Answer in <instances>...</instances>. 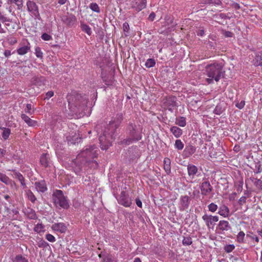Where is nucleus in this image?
Returning a JSON list of instances; mask_svg holds the SVG:
<instances>
[{
    "label": "nucleus",
    "mask_w": 262,
    "mask_h": 262,
    "mask_svg": "<svg viewBox=\"0 0 262 262\" xmlns=\"http://www.w3.org/2000/svg\"><path fill=\"white\" fill-rule=\"evenodd\" d=\"M98 151V148L95 145H90L89 148L81 151L72 161L75 173L80 174L88 168H96L98 164L93 159L97 157Z\"/></svg>",
    "instance_id": "f257e3e1"
},
{
    "label": "nucleus",
    "mask_w": 262,
    "mask_h": 262,
    "mask_svg": "<svg viewBox=\"0 0 262 262\" xmlns=\"http://www.w3.org/2000/svg\"><path fill=\"white\" fill-rule=\"evenodd\" d=\"M123 118L122 114H117L115 120L110 122L107 128L105 129L103 135L99 137L100 147L102 149L106 150L112 145L115 130L120 125Z\"/></svg>",
    "instance_id": "f03ea898"
},
{
    "label": "nucleus",
    "mask_w": 262,
    "mask_h": 262,
    "mask_svg": "<svg viewBox=\"0 0 262 262\" xmlns=\"http://www.w3.org/2000/svg\"><path fill=\"white\" fill-rule=\"evenodd\" d=\"M206 72L209 78L206 79L208 84L213 82V80L217 82L221 77L224 76V71H223L221 65L219 64H213L206 67Z\"/></svg>",
    "instance_id": "7ed1b4c3"
},
{
    "label": "nucleus",
    "mask_w": 262,
    "mask_h": 262,
    "mask_svg": "<svg viewBox=\"0 0 262 262\" xmlns=\"http://www.w3.org/2000/svg\"><path fill=\"white\" fill-rule=\"evenodd\" d=\"M126 134L128 138L123 140L121 143L126 145H129L133 141H137L141 139L142 135L141 130L137 125L130 122L126 128Z\"/></svg>",
    "instance_id": "20e7f679"
},
{
    "label": "nucleus",
    "mask_w": 262,
    "mask_h": 262,
    "mask_svg": "<svg viewBox=\"0 0 262 262\" xmlns=\"http://www.w3.org/2000/svg\"><path fill=\"white\" fill-rule=\"evenodd\" d=\"M53 199L56 206L58 205L64 209L69 207L68 201L61 190H56L53 194Z\"/></svg>",
    "instance_id": "39448f33"
},
{
    "label": "nucleus",
    "mask_w": 262,
    "mask_h": 262,
    "mask_svg": "<svg viewBox=\"0 0 262 262\" xmlns=\"http://www.w3.org/2000/svg\"><path fill=\"white\" fill-rule=\"evenodd\" d=\"M3 19L2 23L5 25L9 32L16 31L19 28V22L17 19L9 18L6 16Z\"/></svg>",
    "instance_id": "423d86ee"
},
{
    "label": "nucleus",
    "mask_w": 262,
    "mask_h": 262,
    "mask_svg": "<svg viewBox=\"0 0 262 262\" xmlns=\"http://www.w3.org/2000/svg\"><path fill=\"white\" fill-rule=\"evenodd\" d=\"M79 97H80L79 95H77L76 97H75V100H78V101L75 102L74 103H73V101L74 100V97L71 96L68 98L69 105L70 106V107H72L73 105L74 106L77 108L78 111L81 110L82 108L84 105H85L86 103H87L86 100H83V101L81 102L82 104H81L79 100Z\"/></svg>",
    "instance_id": "0eeeda50"
},
{
    "label": "nucleus",
    "mask_w": 262,
    "mask_h": 262,
    "mask_svg": "<svg viewBox=\"0 0 262 262\" xmlns=\"http://www.w3.org/2000/svg\"><path fill=\"white\" fill-rule=\"evenodd\" d=\"M118 201L120 204L126 207H129L132 204L131 199L129 196V195L126 193V192L124 190L121 191Z\"/></svg>",
    "instance_id": "6e6552de"
},
{
    "label": "nucleus",
    "mask_w": 262,
    "mask_h": 262,
    "mask_svg": "<svg viewBox=\"0 0 262 262\" xmlns=\"http://www.w3.org/2000/svg\"><path fill=\"white\" fill-rule=\"evenodd\" d=\"M27 10L31 12L36 18H39L40 16L38 7L33 1H28L27 2Z\"/></svg>",
    "instance_id": "1a4fd4ad"
},
{
    "label": "nucleus",
    "mask_w": 262,
    "mask_h": 262,
    "mask_svg": "<svg viewBox=\"0 0 262 262\" xmlns=\"http://www.w3.org/2000/svg\"><path fill=\"white\" fill-rule=\"evenodd\" d=\"M62 21L68 27L73 26L76 21V17L72 14L63 15L61 17Z\"/></svg>",
    "instance_id": "9d476101"
},
{
    "label": "nucleus",
    "mask_w": 262,
    "mask_h": 262,
    "mask_svg": "<svg viewBox=\"0 0 262 262\" xmlns=\"http://www.w3.org/2000/svg\"><path fill=\"white\" fill-rule=\"evenodd\" d=\"M201 190L203 195H207L211 192L212 187L208 181H204L201 184Z\"/></svg>",
    "instance_id": "9b49d317"
},
{
    "label": "nucleus",
    "mask_w": 262,
    "mask_h": 262,
    "mask_svg": "<svg viewBox=\"0 0 262 262\" xmlns=\"http://www.w3.org/2000/svg\"><path fill=\"white\" fill-rule=\"evenodd\" d=\"M190 200L188 196L184 195L182 196L180 198V210H185L188 209L189 204H190Z\"/></svg>",
    "instance_id": "f8f14e48"
},
{
    "label": "nucleus",
    "mask_w": 262,
    "mask_h": 262,
    "mask_svg": "<svg viewBox=\"0 0 262 262\" xmlns=\"http://www.w3.org/2000/svg\"><path fill=\"white\" fill-rule=\"evenodd\" d=\"M202 219L206 222L207 226L210 227V225H213L217 222L219 218L217 216H211L205 214L203 216Z\"/></svg>",
    "instance_id": "ddd939ff"
},
{
    "label": "nucleus",
    "mask_w": 262,
    "mask_h": 262,
    "mask_svg": "<svg viewBox=\"0 0 262 262\" xmlns=\"http://www.w3.org/2000/svg\"><path fill=\"white\" fill-rule=\"evenodd\" d=\"M254 54V55H252L254 57V59L252 61L253 64L256 67H262V52H255Z\"/></svg>",
    "instance_id": "4468645a"
},
{
    "label": "nucleus",
    "mask_w": 262,
    "mask_h": 262,
    "mask_svg": "<svg viewBox=\"0 0 262 262\" xmlns=\"http://www.w3.org/2000/svg\"><path fill=\"white\" fill-rule=\"evenodd\" d=\"M30 43L27 41V44L21 45V46L17 49L16 52L18 55H24L30 51Z\"/></svg>",
    "instance_id": "2eb2a0df"
},
{
    "label": "nucleus",
    "mask_w": 262,
    "mask_h": 262,
    "mask_svg": "<svg viewBox=\"0 0 262 262\" xmlns=\"http://www.w3.org/2000/svg\"><path fill=\"white\" fill-rule=\"evenodd\" d=\"M52 229L55 231L65 233L67 230V227L63 223H58L53 224Z\"/></svg>",
    "instance_id": "dca6fc26"
},
{
    "label": "nucleus",
    "mask_w": 262,
    "mask_h": 262,
    "mask_svg": "<svg viewBox=\"0 0 262 262\" xmlns=\"http://www.w3.org/2000/svg\"><path fill=\"white\" fill-rule=\"evenodd\" d=\"M34 185L37 191L45 192L47 190L46 183L45 180H41L34 183Z\"/></svg>",
    "instance_id": "f3484780"
},
{
    "label": "nucleus",
    "mask_w": 262,
    "mask_h": 262,
    "mask_svg": "<svg viewBox=\"0 0 262 262\" xmlns=\"http://www.w3.org/2000/svg\"><path fill=\"white\" fill-rule=\"evenodd\" d=\"M146 6V0H141L140 2H136L133 4L132 7L137 12H139L144 9Z\"/></svg>",
    "instance_id": "a211bd4d"
},
{
    "label": "nucleus",
    "mask_w": 262,
    "mask_h": 262,
    "mask_svg": "<svg viewBox=\"0 0 262 262\" xmlns=\"http://www.w3.org/2000/svg\"><path fill=\"white\" fill-rule=\"evenodd\" d=\"M21 118L29 126L34 127L37 125L36 121L32 120L29 116L25 114L21 115Z\"/></svg>",
    "instance_id": "6ab92c4d"
},
{
    "label": "nucleus",
    "mask_w": 262,
    "mask_h": 262,
    "mask_svg": "<svg viewBox=\"0 0 262 262\" xmlns=\"http://www.w3.org/2000/svg\"><path fill=\"white\" fill-rule=\"evenodd\" d=\"M49 155L46 153L41 155L40 158V163L44 167H48L49 164Z\"/></svg>",
    "instance_id": "aec40b11"
},
{
    "label": "nucleus",
    "mask_w": 262,
    "mask_h": 262,
    "mask_svg": "<svg viewBox=\"0 0 262 262\" xmlns=\"http://www.w3.org/2000/svg\"><path fill=\"white\" fill-rule=\"evenodd\" d=\"M250 180L253 183L255 187L260 191L262 190V181L254 177H251Z\"/></svg>",
    "instance_id": "412c9836"
},
{
    "label": "nucleus",
    "mask_w": 262,
    "mask_h": 262,
    "mask_svg": "<svg viewBox=\"0 0 262 262\" xmlns=\"http://www.w3.org/2000/svg\"><path fill=\"white\" fill-rule=\"evenodd\" d=\"M188 174L189 176L193 178L194 176L196 174L198 169L196 166L194 165L189 164L187 166Z\"/></svg>",
    "instance_id": "4be33fe9"
},
{
    "label": "nucleus",
    "mask_w": 262,
    "mask_h": 262,
    "mask_svg": "<svg viewBox=\"0 0 262 262\" xmlns=\"http://www.w3.org/2000/svg\"><path fill=\"white\" fill-rule=\"evenodd\" d=\"M243 181L242 177L238 176L236 181L234 182V186L237 192H241L243 189Z\"/></svg>",
    "instance_id": "5701e85b"
},
{
    "label": "nucleus",
    "mask_w": 262,
    "mask_h": 262,
    "mask_svg": "<svg viewBox=\"0 0 262 262\" xmlns=\"http://www.w3.org/2000/svg\"><path fill=\"white\" fill-rule=\"evenodd\" d=\"M195 151V147L191 145L187 146L184 150V155L186 157H189Z\"/></svg>",
    "instance_id": "b1692460"
},
{
    "label": "nucleus",
    "mask_w": 262,
    "mask_h": 262,
    "mask_svg": "<svg viewBox=\"0 0 262 262\" xmlns=\"http://www.w3.org/2000/svg\"><path fill=\"white\" fill-rule=\"evenodd\" d=\"M13 174L15 176V178L17 179L18 181L20 182L21 185L24 187H26V184L25 183V180L23 175L19 172L16 171V170L13 171Z\"/></svg>",
    "instance_id": "393cba45"
},
{
    "label": "nucleus",
    "mask_w": 262,
    "mask_h": 262,
    "mask_svg": "<svg viewBox=\"0 0 262 262\" xmlns=\"http://www.w3.org/2000/svg\"><path fill=\"white\" fill-rule=\"evenodd\" d=\"M171 161L168 158H165L164 159V168L167 174H169L171 172Z\"/></svg>",
    "instance_id": "a878e982"
},
{
    "label": "nucleus",
    "mask_w": 262,
    "mask_h": 262,
    "mask_svg": "<svg viewBox=\"0 0 262 262\" xmlns=\"http://www.w3.org/2000/svg\"><path fill=\"white\" fill-rule=\"evenodd\" d=\"M170 130L176 138H179L182 135V130L177 126L171 127Z\"/></svg>",
    "instance_id": "bb28decb"
},
{
    "label": "nucleus",
    "mask_w": 262,
    "mask_h": 262,
    "mask_svg": "<svg viewBox=\"0 0 262 262\" xmlns=\"http://www.w3.org/2000/svg\"><path fill=\"white\" fill-rule=\"evenodd\" d=\"M176 97L173 96H169L166 98V101L164 102L167 106H174L176 105Z\"/></svg>",
    "instance_id": "cd10ccee"
},
{
    "label": "nucleus",
    "mask_w": 262,
    "mask_h": 262,
    "mask_svg": "<svg viewBox=\"0 0 262 262\" xmlns=\"http://www.w3.org/2000/svg\"><path fill=\"white\" fill-rule=\"evenodd\" d=\"M219 214L224 216H228L229 214V209L227 206L223 205L221 206L219 212Z\"/></svg>",
    "instance_id": "c85d7f7f"
},
{
    "label": "nucleus",
    "mask_w": 262,
    "mask_h": 262,
    "mask_svg": "<svg viewBox=\"0 0 262 262\" xmlns=\"http://www.w3.org/2000/svg\"><path fill=\"white\" fill-rule=\"evenodd\" d=\"M176 124L181 127H184L186 124V118L184 117H180L176 119Z\"/></svg>",
    "instance_id": "c756f323"
},
{
    "label": "nucleus",
    "mask_w": 262,
    "mask_h": 262,
    "mask_svg": "<svg viewBox=\"0 0 262 262\" xmlns=\"http://www.w3.org/2000/svg\"><path fill=\"white\" fill-rule=\"evenodd\" d=\"M8 4H15L17 6L18 9H20L23 6V0H8Z\"/></svg>",
    "instance_id": "7c9ffc66"
},
{
    "label": "nucleus",
    "mask_w": 262,
    "mask_h": 262,
    "mask_svg": "<svg viewBox=\"0 0 262 262\" xmlns=\"http://www.w3.org/2000/svg\"><path fill=\"white\" fill-rule=\"evenodd\" d=\"M0 180L6 185L11 183V180L6 174L0 173Z\"/></svg>",
    "instance_id": "2f4dec72"
},
{
    "label": "nucleus",
    "mask_w": 262,
    "mask_h": 262,
    "mask_svg": "<svg viewBox=\"0 0 262 262\" xmlns=\"http://www.w3.org/2000/svg\"><path fill=\"white\" fill-rule=\"evenodd\" d=\"M219 228L220 229L224 231H227L228 229L229 225L228 222L226 221H221L219 224Z\"/></svg>",
    "instance_id": "473e14b6"
},
{
    "label": "nucleus",
    "mask_w": 262,
    "mask_h": 262,
    "mask_svg": "<svg viewBox=\"0 0 262 262\" xmlns=\"http://www.w3.org/2000/svg\"><path fill=\"white\" fill-rule=\"evenodd\" d=\"M192 243V238L190 236H184L182 240V244L185 246H189Z\"/></svg>",
    "instance_id": "72a5a7b5"
},
{
    "label": "nucleus",
    "mask_w": 262,
    "mask_h": 262,
    "mask_svg": "<svg viewBox=\"0 0 262 262\" xmlns=\"http://www.w3.org/2000/svg\"><path fill=\"white\" fill-rule=\"evenodd\" d=\"M27 195L28 199L33 203H34L36 201V198L33 194V193L30 190L27 192Z\"/></svg>",
    "instance_id": "f704fd0d"
},
{
    "label": "nucleus",
    "mask_w": 262,
    "mask_h": 262,
    "mask_svg": "<svg viewBox=\"0 0 262 262\" xmlns=\"http://www.w3.org/2000/svg\"><path fill=\"white\" fill-rule=\"evenodd\" d=\"M81 28L82 30L90 35L92 33L91 28L87 25L84 24H81Z\"/></svg>",
    "instance_id": "c9c22d12"
},
{
    "label": "nucleus",
    "mask_w": 262,
    "mask_h": 262,
    "mask_svg": "<svg viewBox=\"0 0 262 262\" xmlns=\"http://www.w3.org/2000/svg\"><path fill=\"white\" fill-rule=\"evenodd\" d=\"M3 130L2 137L4 140H7L10 134V129L8 128H3Z\"/></svg>",
    "instance_id": "e433bc0d"
},
{
    "label": "nucleus",
    "mask_w": 262,
    "mask_h": 262,
    "mask_svg": "<svg viewBox=\"0 0 262 262\" xmlns=\"http://www.w3.org/2000/svg\"><path fill=\"white\" fill-rule=\"evenodd\" d=\"M174 147L178 150H182L184 148V144L181 140L177 139L175 141Z\"/></svg>",
    "instance_id": "4c0bfd02"
},
{
    "label": "nucleus",
    "mask_w": 262,
    "mask_h": 262,
    "mask_svg": "<svg viewBox=\"0 0 262 262\" xmlns=\"http://www.w3.org/2000/svg\"><path fill=\"white\" fill-rule=\"evenodd\" d=\"M90 8L93 11L97 13L100 12V8L98 5L96 3H92L90 5Z\"/></svg>",
    "instance_id": "58836bf2"
},
{
    "label": "nucleus",
    "mask_w": 262,
    "mask_h": 262,
    "mask_svg": "<svg viewBox=\"0 0 262 262\" xmlns=\"http://www.w3.org/2000/svg\"><path fill=\"white\" fill-rule=\"evenodd\" d=\"M102 262H116V261L111 255L107 254L103 257Z\"/></svg>",
    "instance_id": "ea45409f"
},
{
    "label": "nucleus",
    "mask_w": 262,
    "mask_h": 262,
    "mask_svg": "<svg viewBox=\"0 0 262 262\" xmlns=\"http://www.w3.org/2000/svg\"><path fill=\"white\" fill-rule=\"evenodd\" d=\"M235 103V106L239 109L243 108L245 105V101L244 100H242L240 102L236 99L233 102Z\"/></svg>",
    "instance_id": "a19ab883"
},
{
    "label": "nucleus",
    "mask_w": 262,
    "mask_h": 262,
    "mask_svg": "<svg viewBox=\"0 0 262 262\" xmlns=\"http://www.w3.org/2000/svg\"><path fill=\"white\" fill-rule=\"evenodd\" d=\"M156 64L155 61L154 59L149 58L147 60L146 63H145V66L147 68H151L155 66Z\"/></svg>",
    "instance_id": "79ce46f5"
},
{
    "label": "nucleus",
    "mask_w": 262,
    "mask_h": 262,
    "mask_svg": "<svg viewBox=\"0 0 262 262\" xmlns=\"http://www.w3.org/2000/svg\"><path fill=\"white\" fill-rule=\"evenodd\" d=\"M245 234L243 231H240L237 235V241L238 242L241 243L244 242V239Z\"/></svg>",
    "instance_id": "37998d69"
},
{
    "label": "nucleus",
    "mask_w": 262,
    "mask_h": 262,
    "mask_svg": "<svg viewBox=\"0 0 262 262\" xmlns=\"http://www.w3.org/2000/svg\"><path fill=\"white\" fill-rule=\"evenodd\" d=\"M15 262H29L28 259L21 255H17L15 258Z\"/></svg>",
    "instance_id": "c03bdc74"
},
{
    "label": "nucleus",
    "mask_w": 262,
    "mask_h": 262,
    "mask_svg": "<svg viewBox=\"0 0 262 262\" xmlns=\"http://www.w3.org/2000/svg\"><path fill=\"white\" fill-rule=\"evenodd\" d=\"M254 172L255 173H259L262 172V167L259 162L255 164Z\"/></svg>",
    "instance_id": "a18cd8bd"
},
{
    "label": "nucleus",
    "mask_w": 262,
    "mask_h": 262,
    "mask_svg": "<svg viewBox=\"0 0 262 262\" xmlns=\"http://www.w3.org/2000/svg\"><path fill=\"white\" fill-rule=\"evenodd\" d=\"M7 40L9 44L10 45H14L17 42V39L14 37H10Z\"/></svg>",
    "instance_id": "49530a36"
},
{
    "label": "nucleus",
    "mask_w": 262,
    "mask_h": 262,
    "mask_svg": "<svg viewBox=\"0 0 262 262\" xmlns=\"http://www.w3.org/2000/svg\"><path fill=\"white\" fill-rule=\"evenodd\" d=\"M32 106L31 104L28 103L26 105V108L25 110L26 113L32 115L34 113V111H32Z\"/></svg>",
    "instance_id": "de8ad7c7"
},
{
    "label": "nucleus",
    "mask_w": 262,
    "mask_h": 262,
    "mask_svg": "<svg viewBox=\"0 0 262 262\" xmlns=\"http://www.w3.org/2000/svg\"><path fill=\"white\" fill-rule=\"evenodd\" d=\"M5 16L1 12H0V33H5V30L2 28V24L1 22H3V20H4Z\"/></svg>",
    "instance_id": "09e8293b"
},
{
    "label": "nucleus",
    "mask_w": 262,
    "mask_h": 262,
    "mask_svg": "<svg viewBox=\"0 0 262 262\" xmlns=\"http://www.w3.org/2000/svg\"><path fill=\"white\" fill-rule=\"evenodd\" d=\"M217 205L213 203H211L208 205L209 210L211 212H215L217 210Z\"/></svg>",
    "instance_id": "8fccbe9b"
},
{
    "label": "nucleus",
    "mask_w": 262,
    "mask_h": 262,
    "mask_svg": "<svg viewBox=\"0 0 262 262\" xmlns=\"http://www.w3.org/2000/svg\"><path fill=\"white\" fill-rule=\"evenodd\" d=\"M221 3L220 0H206V4L219 5Z\"/></svg>",
    "instance_id": "3c124183"
},
{
    "label": "nucleus",
    "mask_w": 262,
    "mask_h": 262,
    "mask_svg": "<svg viewBox=\"0 0 262 262\" xmlns=\"http://www.w3.org/2000/svg\"><path fill=\"white\" fill-rule=\"evenodd\" d=\"M35 55L38 58H42V53L41 51L40 48L39 47H36L35 48Z\"/></svg>",
    "instance_id": "603ef678"
},
{
    "label": "nucleus",
    "mask_w": 262,
    "mask_h": 262,
    "mask_svg": "<svg viewBox=\"0 0 262 262\" xmlns=\"http://www.w3.org/2000/svg\"><path fill=\"white\" fill-rule=\"evenodd\" d=\"M240 6L238 4L236 3H233L230 4V10L234 9L236 11L238 10H239Z\"/></svg>",
    "instance_id": "864d4df0"
},
{
    "label": "nucleus",
    "mask_w": 262,
    "mask_h": 262,
    "mask_svg": "<svg viewBox=\"0 0 262 262\" xmlns=\"http://www.w3.org/2000/svg\"><path fill=\"white\" fill-rule=\"evenodd\" d=\"M41 38L44 40L48 41L51 40L52 39V37L49 34L45 33L42 34Z\"/></svg>",
    "instance_id": "5fc2aeb1"
},
{
    "label": "nucleus",
    "mask_w": 262,
    "mask_h": 262,
    "mask_svg": "<svg viewBox=\"0 0 262 262\" xmlns=\"http://www.w3.org/2000/svg\"><path fill=\"white\" fill-rule=\"evenodd\" d=\"M46 238L48 241L50 242H54L55 241V237L51 234H46Z\"/></svg>",
    "instance_id": "6e6d98bb"
},
{
    "label": "nucleus",
    "mask_w": 262,
    "mask_h": 262,
    "mask_svg": "<svg viewBox=\"0 0 262 262\" xmlns=\"http://www.w3.org/2000/svg\"><path fill=\"white\" fill-rule=\"evenodd\" d=\"M123 30L125 32H128L129 30V26L127 22H125L123 24Z\"/></svg>",
    "instance_id": "4d7b16f0"
},
{
    "label": "nucleus",
    "mask_w": 262,
    "mask_h": 262,
    "mask_svg": "<svg viewBox=\"0 0 262 262\" xmlns=\"http://www.w3.org/2000/svg\"><path fill=\"white\" fill-rule=\"evenodd\" d=\"M43 227L41 224H38L34 228L35 231L37 232H40L43 229Z\"/></svg>",
    "instance_id": "13d9d810"
},
{
    "label": "nucleus",
    "mask_w": 262,
    "mask_h": 262,
    "mask_svg": "<svg viewBox=\"0 0 262 262\" xmlns=\"http://www.w3.org/2000/svg\"><path fill=\"white\" fill-rule=\"evenodd\" d=\"M54 95V92L53 91H49L46 94V97L45 99H49Z\"/></svg>",
    "instance_id": "bf43d9fd"
},
{
    "label": "nucleus",
    "mask_w": 262,
    "mask_h": 262,
    "mask_svg": "<svg viewBox=\"0 0 262 262\" xmlns=\"http://www.w3.org/2000/svg\"><path fill=\"white\" fill-rule=\"evenodd\" d=\"M247 237H249L251 239H254L257 243L259 242V238L256 235H251L249 234H247Z\"/></svg>",
    "instance_id": "052dcab7"
},
{
    "label": "nucleus",
    "mask_w": 262,
    "mask_h": 262,
    "mask_svg": "<svg viewBox=\"0 0 262 262\" xmlns=\"http://www.w3.org/2000/svg\"><path fill=\"white\" fill-rule=\"evenodd\" d=\"M213 149H214L213 148L210 149V150L209 151V155L211 157L216 158H217V154L213 152Z\"/></svg>",
    "instance_id": "680f3d73"
},
{
    "label": "nucleus",
    "mask_w": 262,
    "mask_h": 262,
    "mask_svg": "<svg viewBox=\"0 0 262 262\" xmlns=\"http://www.w3.org/2000/svg\"><path fill=\"white\" fill-rule=\"evenodd\" d=\"M155 16H156V14L154 12H151L149 16H148V19L150 21H153L154 18H155Z\"/></svg>",
    "instance_id": "e2e57ef3"
},
{
    "label": "nucleus",
    "mask_w": 262,
    "mask_h": 262,
    "mask_svg": "<svg viewBox=\"0 0 262 262\" xmlns=\"http://www.w3.org/2000/svg\"><path fill=\"white\" fill-rule=\"evenodd\" d=\"M136 203L139 207H142V203L141 201L139 198L136 199Z\"/></svg>",
    "instance_id": "0e129e2a"
},
{
    "label": "nucleus",
    "mask_w": 262,
    "mask_h": 262,
    "mask_svg": "<svg viewBox=\"0 0 262 262\" xmlns=\"http://www.w3.org/2000/svg\"><path fill=\"white\" fill-rule=\"evenodd\" d=\"M6 154V150H5L4 149L0 148V158L4 157Z\"/></svg>",
    "instance_id": "69168bd1"
},
{
    "label": "nucleus",
    "mask_w": 262,
    "mask_h": 262,
    "mask_svg": "<svg viewBox=\"0 0 262 262\" xmlns=\"http://www.w3.org/2000/svg\"><path fill=\"white\" fill-rule=\"evenodd\" d=\"M11 54V53L10 50H6L4 52V55H5V57H6L10 56Z\"/></svg>",
    "instance_id": "338daca9"
},
{
    "label": "nucleus",
    "mask_w": 262,
    "mask_h": 262,
    "mask_svg": "<svg viewBox=\"0 0 262 262\" xmlns=\"http://www.w3.org/2000/svg\"><path fill=\"white\" fill-rule=\"evenodd\" d=\"M233 150L235 152H237L240 150V146L239 145H236L234 146L233 148Z\"/></svg>",
    "instance_id": "774afa93"
}]
</instances>
